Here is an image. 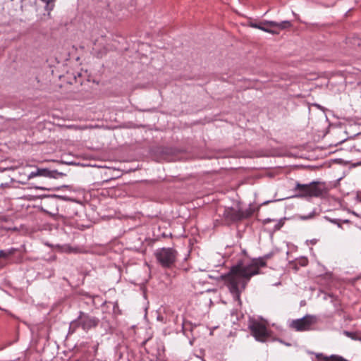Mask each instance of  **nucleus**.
<instances>
[{
	"label": "nucleus",
	"instance_id": "6ab92c4d",
	"mask_svg": "<svg viewBox=\"0 0 361 361\" xmlns=\"http://www.w3.org/2000/svg\"><path fill=\"white\" fill-rule=\"evenodd\" d=\"M35 188L37 189L41 190H49L47 188L44 187V186H36Z\"/></svg>",
	"mask_w": 361,
	"mask_h": 361
},
{
	"label": "nucleus",
	"instance_id": "ddd939ff",
	"mask_svg": "<svg viewBox=\"0 0 361 361\" xmlns=\"http://www.w3.org/2000/svg\"><path fill=\"white\" fill-rule=\"evenodd\" d=\"M324 219L327 220L328 221L336 225L338 228H343L341 225V219H331L327 216H324Z\"/></svg>",
	"mask_w": 361,
	"mask_h": 361
},
{
	"label": "nucleus",
	"instance_id": "39448f33",
	"mask_svg": "<svg viewBox=\"0 0 361 361\" xmlns=\"http://www.w3.org/2000/svg\"><path fill=\"white\" fill-rule=\"evenodd\" d=\"M254 212V209L250 205L247 208L235 209L232 207L225 209L224 217L231 221H239L250 217Z\"/></svg>",
	"mask_w": 361,
	"mask_h": 361
},
{
	"label": "nucleus",
	"instance_id": "423d86ee",
	"mask_svg": "<svg viewBox=\"0 0 361 361\" xmlns=\"http://www.w3.org/2000/svg\"><path fill=\"white\" fill-rule=\"evenodd\" d=\"M316 322L317 318L315 316L307 314L302 318L293 320L290 324V327L297 331H309Z\"/></svg>",
	"mask_w": 361,
	"mask_h": 361
},
{
	"label": "nucleus",
	"instance_id": "0eeeda50",
	"mask_svg": "<svg viewBox=\"0 0 361 361\" xmlns=\"http://www.w3.org/2000/svg\"><path fill=\"white\" fill-rule=\"evenodd\" d=\"M249 328L252 335L259 342H265L269 336L267 327L262 323L254 322Z\"/></svg>",
	"mask_w": 361,
	"mask_h": 361
},
{
	"label": "nucleus",
	"instance_id": "4be33fe9",
	"mask_svg": "<svg viewBox=\"0 0 361 361\" xmlns=\"http://www.w3.org/2000/svg\"><path fill=\"white\" fill-rule=\"evenodd\" d=\"M343 223V224H349V223H350V220H348V219H343V220H341V224H342Z\"/></svg>",
	"mask_w": 361,
	"mask_h": 361
},
{
	"label": "nucleus",
	"instance_id": "5701e85b",
	"mask_svg": "<svg viewBox=\"0 0 361 361\" xmlns=\"http://www.w3.org/2000/svg\"><path fill=\"white\" fill-rule=\"evenodd\" d=\"M40 1H42L43 3H44V4H45V5H47V0H40Z\"/></svg>",
	"mask_w": 361,
	"mask_h": 361
},
{
	"label": "nucleus",
	"instance_id": "f8f14e48",
	"mask_svg": "<svg viewBox=\"0 0 361 361\" xmlns=\"http://www.w3.org/2000/svg\"><path fill=\"white\" fill-rule=\"evenodd\" d=\"M15 252V249H10L8 250H0V258H8L10 255H13Z\"/></svg>",
	"mask_w": 361,
	"mask_h": 361
},
{
	"label": "nucleus",
	"instance_id": "7ed1b4c3",
	"mask_svg": "<svg viewBox=\"0 0 361 361\" xmlns=\"http://www.w3.org/2000/svg\"><path fill=\"white\" fill-rule=\"evenodd\" d=\"M294 191L298 193L294 197H319L322 195L324 190L319 186V183L312 181L309 184H302L296 182Z\"/></svg>",
	"mask_w": 361,
	"mask_h": 361
},
{
	"label": "nucleus",
	"instance_id": "a211bd4d",
	"mask_svg": "<svg viewBox=\"0 0 361 361\" xmlns=\"http://www.w3.org/2000/svg\"><path fill=\"white\" fill-rule=\"evenodd\" d=\"M251 26H252V27L258 28V29H259V30H264V31H265V32H271V31H270V30L267 29V28H265V27H262V26H261V25H258V24H257V23H252V24L251 25Z\"/></svg>",
	"mask_w": 361,
	"mask_h": 361
},
{
	"label": "nucleus",
	"instance_id": "2eb2a0df",
	"mask_svg": "<svg viewBox=\"0 0 361 361\" xmlns=\"http://www.w3.org/2000/svg\"><path fill=\"white\" fill-rule=\"evenodd\" d=\"M286 218L281 219L277 221L276 224L274 227V231H276L281 229V228L283 226Z\"/></svg>",
	"mask_w": 361,
	"mask_h": 361
},
{
	"label": "nucleus",
	"instance_id": "20e7f679",
	"mask_svg": "<svg viewBox=\"0 0 361 361\" xmlns=\"http://www.w3.org/2000/svg\"><path fill=\"white\" fill-rule=\"evenodd\" d=\"M178 252L172 247H161L155 251L158 262L164 268H172L176 263Z\"/></svg>",
	"mask_w": 361,
	"mask_h": 361
},
{
	"label": "nucleus",
	"instance_id": "b1692460",
	"mask_svg": "<svg viewBox=\"0 0 361 361\" xmlns=\"http://www.w3.org/2000/svg\"><path fill=\"white\" fill-rule=\"evenodd\" d=\"M357 165H361V161L357 164Z\"/></svg>",
	"mask_w": 361,
	"mask_h": 361
},
{
	"label": "nucleus",
	"instance_id": "9d476101",
	"mask_svg": "<svg viewBox=\"0 0 361 361\" xmlns=\"http://www.w3.org/2000/svg\"><path fill=\"white\" fill-rule=\"evenodd\" d=\"M195 326H196L195 325H193L190 322H184L183 324V327H182L183 334H185L187 331H192L193 328L195 327Z\"/></svg>",
	"mask_w": 361,
	"mask_h": 361
},
{
	"label": "nucleus",
	"instance_id": "aec40b11",
	"mask_svg": "<svg viewBox=\"0 0 361 361\" xmlns=\"http://www.w3.org/2000/svg\"><path fill=\"white\" fill-rule=\"evenodd\" d=\"M0 221H4V222L7 221L6 216L0 215Z\"/></svg>",
	"mask_w": 361,
	"mask_h": 361
},
{
	"label": "nucleus",
	"instance_id": "9b49d317",
	"mask_svg": "<svg viewBox=\"0 0 361 361\" xmlns=\"http://www.w3.org/2000/svg\"><path fill=\"white\" fill-rule=\"evenodd\" d=\"M343 334L345 336H346L347 337H348V338H351L352 340H354V341H360V340H361V337H359L357 335V333H355V332L344 331H343Z\"/></svg>",
	"mask_w": 361,
	"mask_h": 361
},
{
	"label": "nucleus",
	"instance_id": "f3484780",
	"mask_svg": "<svg viewBox=\"0 0 361 361\" xmlns=\"http://www.w3.org/2000/svg\"><path fill=\"white\" fill-rule=\"evenodd\" d=\"M314 216H315V211L314 210L308 215L300 216V219L302 220H307V219H312Z\"/></svg>",
	"mask_w": 361,
	"mask_h": 361
},
{
	"label": "nucleus",
	"instance_id": "6e6552de",
	"mask_svg": "<svg viewBox=\"0 0 361 361\" xmlns=\"http://www.w3.org/2000/svg\"><path fill=\"white\" fill-rule=\"evenodd\" d=\"M65 175V173L59 172L56 170H50L47 168H37L35 171H32L27 176V178L31 179L37 176H42L49 178H59V177L64 176Z\"/></svg>",
	"mask_w": 361,
	"mask_h": 361
},
{
	"label": "nucleus",
	"instance_id": "412c9836",
	"mask_svg": "<svg viewBox=\"0 0 361 361\" xmlns=\"http://www.w3.org/2000/svg\"><path fill=\"white\" fill-rule=\"evenodd\" d=\"M273 221H274L273 219L268 218V219H264V224H267V223Z\"/></svg>",
	"mask_w": 361,
	"mask_h": 361
},
{
	"label": "nucleus",
	"instance_id": "dca6fc26",
	"mask_svg": "<svg viewBox=\"0 0 361 361\" xmlns=\"http://www.w3.org/2000/svg\"><path fill=\"white\" fill-rule=\"evenodd\" d=\"M350 43L355 47H361V38L357 37H353L350 40Z\"/></svg>",
	"mask_w": 361,
	"mask_h": 361
},
{
	"label": "nucleus",
	"instance_id": "1a4fd4ad",
	"mask_svg": "<svg viewBox=\"0 0 361 361\" xmlns=\"http://www.w3.org/2000/svg\"><path fill=\"white\" fill-rule=\"evenodd\" d=\"M266 24L271 25V27H279L280 29H286L291 26V23L288 20H284L281 23L275 21H267Z\"/></svg>",
	"mask_w": 361,
	"mask_h": 361
},
{
	"label": "nucleus",
	"instance_id": "f257e3e1",
	"mask_svg": "<svg viewBox=\"0 0 361 361\" xmlns=\"http://www.w3.org/2000/svg\"><path fill=\"white\" fill-rule=\"evenodd\" d=\"M272 255V253L267 254L263 257L254 259L248 264L238 263L231 267L226 274L221 276L234 300L237 301L240 305H241L240 294L245 289L251 277L259 273V268L265 267L267 260Z\"/></svg>",
	"mask_w": 361,
	"mask_h": 361
},
{
	"label": "nucleus",
	"instance_id": "f03ea898",
	"mask_svg": "<svg viewBox=\"0 0 361 361\" xmlns=\"http://www.w3.org/2000/svg\"><path fill=\"white\" fill-rule=\"evenodd\" d=\"M99 323V318L80 311L78 317L70 323L68 333L72 334L80 327L87 332L91 329L96 328Z\"/></svg>",
	"mask_w": 361,
	"mask_h": 361
},
{
	"label": "nucleus",
	"instance_id": "4468645a",
	"mask_svg": "<svg viewBox=\"0 0 361 361\" xmlns=\"http://www.w3.org/2000/svg\"><path fill=\"white\" fill-rule=\"evenodd\" d=\"M56 0H47V5L44 6V9L48 11V14L49 15L50 11H51L54 8V2Z\"/></svg>",
	"mask_w": 361,
	"mask_h": 361
}]
</instances>
